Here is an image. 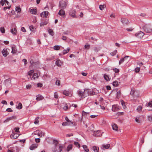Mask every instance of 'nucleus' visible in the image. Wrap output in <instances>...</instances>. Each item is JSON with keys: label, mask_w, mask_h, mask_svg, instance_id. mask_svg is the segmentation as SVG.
Here are the masks:
<instances>
[{"label": "nucleus", "mask_w": 152, "mask_h": 152, "mask_svg": "<svg viewBox=\"0 0 152 152\" xmlns=\"http://www.w3.org/2000/svg\"><path fill=\"white\" fill-rule=\"evenodd\" d=\"M87 92V91L86 90L83 91L79 90L77 91V94L81 98L83 99L88 96Z\"/></svg>", "instance_id": "nucleus-1"}, {"label": "nucleus", "mask_w": 152, "mask_h": 152, "mask_svg": "<svg viewBox=\"0 0 152 152\" xmlns=\"http://www.w3.org/2000/svg\"><path fill=\"white\" fill-rule=\"evenodd\" d=\"M144 31L147 33H151L152 32V28L148 25H145L143 27Z\"/></svg>", "instance_id": "nucleus-2"}, {"label": "nucleus", "mask_w": 152, "mask_h": 152, "mask_svg": "<svg viewBox=\"0 0 152 152\" xmlns=\"http://www.w3.org/2000/svg\"><path fill=\"white\" fill-rule=\"evenodd\" d=\"M4 84L7 87L11 86V80L9 78L6 79L4 82Z\"/></svg>", "instance_id": "nucleus-3"}, {"label": "nucleus", "mask_w": 152, "mask_h": 152, "mask_svg": "<svg viewBox=\"0 0 152 152\" xmlns=\"http://www.w3.org/2000/svg\"><path fill=\"white\" fill-rule=\"evenodd\" d=\"M34 134H35L37 135L40 137L44 136L45 135V133L44 132L39 130H37L35 131Z\"/></svg>", "instance_id": "nucleus-4"}, {"label": "nucleus", "mask_w": 152, "mask_h": 152, "mask_svg": "<svg viewBox=\"0 0 152 152\" xmlns=\"http://www.w3.org/2000/svg\"><path fill=\"white\" fill-rule=\"evenodd\" d=\"M59 6L61 8L64 9L66 6V2L64 1H61L59 2Z\"/></svg>", "instance_id": "nucleus-5"}, {"label": "nucleus", "mask_w": 152, "mask_h": 152, "mask_svg": "<svg viewBox=\"0 0 152 152\" xmlns=\"http://www.w3.org/2000/svg\"><path fill=\"white\" fill-rule=\"evenodd\" d=\"M76 11L74 9L71 10L69 12V15L70 16L72 17L73 18H76V17L75 15Z\"/></svg>", "instance_id": "nucleus-6"}, {"label": "nucleus", "mask_w": 152, "mask_h": 152, "mask_svg": "<svg viewBox=\"0 0 152 152\" xmlns=\"http://www.w3.org/2000/svg\"><path fill=\"white\" fill-rule=\"evenodd\" d=\"M110 146V144H107L106 145H102L101 146L100 148L104 150L105 149H107L109 148Z\"/></svg>", "instance_id": "nucleus-7"}, {"label": "nucleus", "mask_w": 152, "mask_h": 152, "mask_svg": "<svg viewBox=\"0 0 152 152\" xmlns=\"http://www.w3.org/2000/svg\"><path fill=\"white\" fill-rule=\"evenodd\" d=\"M49 14V13L47 11H45L42 12L40 15L41 17H42L47 18V16Z\"/></svg>", "instance_id": "nucleus-8"}, {"label": "nucleus", "mask_w": 152, "mask_h": 152, "mask_svg": "<svg viewBox=\"0 0 152 152\" xmlns=\"http://www.w3.org/2000/svg\"><path fill=\"white\" fill-rule=\"evenodd\" d=\"M119 109V107L117 105H113L112 107V110L114 112H116Z\"/></svg>", "instance_id": "nucleus-9"}, {"label": "nucleus", "mask_w": 152, "mask_h": 152, "mask_svg": "<svg viewBox=\"0 0 152 152\" xmlns=\"http://www.w3.org/2000/svg\"><path fill=\"white\" fill-rule=\"evenodd\" d=\"M16 118V117L15 116H13L12 117H8L4 121V122H7L10 120L15 119Z\"/></svg>", "instance_id": "nucleus-10"}, {"label": "nucleus", "mask_w": 152, "mask_h": 152, "mask_svg": "<svg viewBox=\"0 0 152 152\" xmlns=\"http://www.w3.org/2000/svg\"><path fill=\"white\" fill-rule=\"evenodd\" d=\"M2 53L4 57H6L9 54V53L7 50L6 48H4L2 51Z\"/></svg>", "instance_id": "nucleus-11"}, {"label": "nucleus", "mask_w": 152, "mask_h": 152, "mask_svg": "<svg viewBox=\"0 0 152 152\" xmlns=\"http://www.w3.org/2000/svg\"><path fill=\"white\" fill-rule=\"evenodd\" d=\"M144 35V33L142 31H140L138 33H137L135 34V35L138 37H143Z\"/></svg>", "instance_id": "nucleus-12"}, {"label": "nucleus", "mask_w": 152, "mask_h": 152, "mask_svg": "<svg viewBox=\"0 0 152 152\" xmlns=\"http://www.w3.org/2000/svg\"><path fill=\"white\" fill-rule=\"evenodd\" d=\"M86 90L88 91V96L89 95L92 96L95 94V93L92 90L88 89H86Z\"/></svg>", "instance_id": "nucleus-13"}, {"label": "nucleus", "mask_w": 152, "mask_h": 152, "mask_svg": "<svg viewBox=\"0 0 152 152\" xmlns=\"http://www.w3.org/2000/svg\"><path fill=\"white\" fill-rule=\"evenodd\" d=\"M121 21L122 23L124 24H127L129 21L128 19L124 18H121Z\"/></svg>", "instance_id": "nucleus-14"}, {"label": "nucleus", "mask_w": 152, "mask_h": 152, "mask_svg": "<svg viewBox=\"0 0 152 152\" xmlns=\"http://www.w3.org/2000/svg\"><path fill=\"white\" fill-rule=\"evenodd\" d=\"M38 146V144H34L32 145L30 147V149L31 150H32L37 148Z\"/></svg>", "instance_id": "nucleus-15"}, {"label": "nucleus", "mask_w": 152, "mask_h": 152, "mask_svg": "<svg viewBox=\"0 0 152 152\" xmlns=\"http://www.w3.org/2000/svg\"><path fill=\"white\" fill-rule=\"evenodd\" d=\"M19 134L17 133H14L13 134H12L11 136V137L13 139H16L19 136Z\"/></svg>", "instance_id": "nucleus-16"}, {"label": "nucleus", "mask_w": 152, "mask_h": 152, "mask_svg": "<svg viewBox=\"0 0 152 152\" xmlns=\"http://www.w3.org/2000/svg\"><path fill=\"white\" fill-rule=\"evenodd\" d=\"M10 31L13 34H16L17 33L16 26H15V27L13 28H12Z\"/></svg>", "instance_id": "nucleus-17"}, {"label": "nucleus", "mask_w": 152, "mask_h": 152, "mask_svg": "<svg viewBox=\"0 0 152 152\" xmlns=\"http://www.w3.org/2000/svg\"><path fill=\"white\" fill-rule=\"evenodd\" d=\"M9 2L6 0H1L0 1V4L2 6H3L4 4H7V5L8 4Z\"/></svg>", "instance_id": "nucleus-18"}, {"label": "nucleus", "mask_w": 152, "mask_h": 152, "mask_svg": "<svg viewBox=\"0 0 152 152\" xmlns=\"http://www.w3.org/2000/svg\"><path fill=\"white\" fill-rule=\"evenodd\" d=\"M58 14L62 16H63L65 15V12L62 9H61L59 12Z\"/></svg>", "instance_id": "nucleus-19"}, {"label": "nucleus", "mask_w": 152, "mask_h": 152, "mask_svg": "<svg viewBox=\"0 0 152 152\" xmlns=\"http://www.w3.org/2000/svg\"><path fill=\"white\" fill-rule=\"evenodd\" d=\"M129 57L128 56H127L124 57V58H122L119 62V65L123 63L125 60H126V58Z\"/></svg>", "instance_id": "nucleus-20"}, {"label": "nucleus", "mask_w": 152, "mask_h": 152, "mask_svg": "<svg viewBox=\"0 0 152 152\" xmlns=\"http://www.w3.org/2000/svg\"><path fill=\"white\" fill-rule=\"evenodd\" d=\"M43 96L40 95H38L37 96L36 100L38 101L40 100L43 99Z\"/></svg>", "instance_id": "nucleus-21"}, {"label": "nucleus", "mask_w": 152, "mask_h": 152, "mask_svg": "<svg viewBox=\"0 0 152 152\" xmlns=\"http://www.w3.org/2000/svg\"><path fill=\"white\" fill-rule=\"evenodd\" d=\"M56 64L58 66H60L61 65L62 63L60 60L58 59L56 61Z\"/></svg>", "instance_id": "nucleus-22"}, {"label": "nucleus", "mask_w": 152, "mask_h": 152, "mask_svg": "<svg viewBox=\"0 0 152 152\" xmlns=\"http://www.w3.org/2000/svg\"><path fill=\"white\" fill-rule=\"evenodd\" d=\"M48 23V20H47L43 21L40 23V26H42L46 25Z\"/></svg>", "instance_id": "nucleus-23"}, {"label": "nucleus", "mask_w": 152, "mask_h": 152, "mask_svg": "<svg viewBox=\"0 0 152 152\" xmlns=\"http://www.w3.org/2000/svg\"><path fill=\"white\" fill-rule=\"evenodd\" d=\"M72 125H73V124H72L71 123L67 121L63 122L62 123V125L63 126H66Z\"/></svg>", "instance_id": "nucleus-24"}, {"label": "nucleus", "mask_w": 152, "mask_h": 152, "mask_svg": "<svg viewBox=\"0 0 152 152\" xmlns=\"http://www.w3.org/2000/svg\"><path fill=\"white\" fill-rule=\"evenodd\" d=\"M30 11L31 13L33 14H36L37 13V10L36 9H30Z\"/></svg>", "instance_id": "nucleus-25"}, {"label": "nucleus", "mask_w": 152, "mask_h": 152, "mask_svg": "<svg viewBox=\"0 0 152 152\" xmlns=\"http://www.w3.org/2000/svg\"><path fill=\"white\" fill-rule=\"evenodd\" d=\"M135 120L136 122L138 123H140L141 122V117H136L135 118Z\"/></svg>", "instance_id": "nucleus-26"}, {"label": "nucleus", "mask_w": 152, "mask_h": 152, "mask_svg": "<svg viewBox=\"0 0 152 152\" xmlns=\"http://www.w3.org/2000/svg\"><path fill=\"white\" fill-rule=\"evenodd\" d=\"M65 120L66 121L71 123L72 124H73V125H74V126L76 125V123H75L73 122L72 121H71L69 120V119L67 117H66L65 118Z\"/></svg>", "instance_id": "nucleus-27"}, {"label": "nucleus", "mask_w": 152, "mask_h": 152, "mask_svg": "<svg viewBox=\"0 0 152 152\" xmlns=\"http://www.w3.org/2000/svg\"><path fill=\"white\" fill-rule=\"evenodd\" d=\"M92 150L95 152H98L99 149V148L96 146H94L92 147Z\"/></svg>", "instance_id": "nucleus-28"}, {"label": "nucleus", "mask_w": 152, "mask_h": 152, "mask_svg": "<svg viewBox=\"0 0 152 152\" xmlns=\"http://www.w3.org/2000/svg\"><path fill=\"white\" fill-rule=\"evenodd\" d=\"M12 52L13 54L16 53L17 52V50L16 48L15 47H12Z\"/></svg>", "instance_id": "nucleus-29"}, {"label": "nucleus", "mask_w": 152, "mask_h": 152, "mask_svg": "<svg viewBox=\"0 0 152 152\" xmlns=\"http://www.w3.org/2000/svg\"><path fill=\"white\" fill-rule=\"evenodd\" d=\"M70 50L69 48H68L66 49H64L63 51V54H65L68 53Z\"/></svg>", "instance_id": "nucleus-30"}, {"label": "nucleus", "mask_w": 152, "mask_h": 152, "mask_svg": "<svg viewBox=\"0 0 152 152\" xmlns=\"http://www.w3.org/2000/svg\"><path fill=\"white\" fill-rule=\"evenodd\" d=\"M104 77L105 80L107 81H109L110 80L109 76L106 74H104Z\"/></svg>", "instance_id": "nucleus-31"}, {"label": "nucleus", "mask_w": 152, "mask_h": 152, "mask_svg": "<svg viewBox=\"0 0 152 152\" xmlns=\"http://www.w3.org/2000/svg\"><path fill=\"white\" fill-rule=\"evenodd\" d=\"M112 127L113 130H115V131H117L118 127L117 125L116 124H113Z\"/></svg>", "instance_id": "nucleus-32"}, {"label": "nucleus", "mask_w": 152, "mask_h": 152, "mask_svg": "<svg viewBox=\"0 0 152 152\" xmlns=\"http://www.w3.org/2000/svg\"><path fill=\"white\" fill-rule=\"evenodd\" d=\"M53 143L54 146L56 147H58V145L60 144H58V142L57 140H53Z\"/></svg>", "instance_id": "nucleus-33"}, {"label": "nucleus", "mask_w": 152, "mask_h": 152, "mask_svg": "<svg viewBox=\"0 0 152 152\" xmlns=\"http://www.w3.org/2000/svg\"><path fill=\"white\" fill-rule=\"evenodd\" d=\"M83 148L85 150V151L86 152H88L89 151V149L87 147V146L85 145H84L83 146Z\"/></svg>", "instance_id": "nucleus-34"}, {"label": "nucleus", "mask_w": 152, "mask_h": 152, "mask_svg": "<svg viewBox=\"0 0 152 152\" xmlns=\"http://www.w3.org/2000/svg\"><path fill=\"white\" fill-rule=\"evenodd\" d=\"M63 94L64 95L66 96H68L69 95V91L65 90L63 91Z\"/></svg>", "instance_id": "nucleus-35"}, {"label": "nucleus", "mask_w": 152, "mask_h": 152, "mask_svg": "<svg viewBox=\"0 0 152 152\" xmlns=\"http://www.w3.org/2000/svg\"><path fill=\"white\" fill-rule=\"evenodd\" d=\"M73 145L71 144L69 145L67 147V151H69L70 150H71L72 148Z\"/></svg>", "instance_id": "nucleus-36"}, {"label": "nucleus", "mask_w": 152, "mask_h": 152, "mask_svg": "<svg viewBox=\"0 0 152 152\" xmlns=\"http://www.w3.org/2000/svg\"><path fill=\"white\" fill-rule=\"evenodd\" d=\"M0 31L2 33L4 34L5 33V30L4 27H2L0 28Z\"/></svg>", "instance_id": "nucleus-37"}, {"label": "nucleus", "mask_w": 152, "mask_h": 152, "mask_svg": "<svg viewBox=\"0 0 152 152\" xmlns=\"http://www.w3.org/2000/svg\"><path fill=\"white\" fill-rule=\"evenodd\" d=\"M61 47V46L59 45H55L54 47V49L56 50H59L60 48Z\"/></svg>", "instance_id": "nucleus-38"}, {"label": "nucleus", "mask_w": 152, "mask_h": 152, "mask_svg": "<svg viewBox=\"0 0 152 152\" xmlns=\"http://www.w3.org/2000/svg\"><path fill=\"white\" fill-rule=\"evenodd\" d=\"M38 74L37 73H34L33 75L32 78L34 80L36 78H38Z\"/></svg>", "instance_id": "nucleus-39"}, {"label": "nucleus", "mask_w": 152, "mask_h": 152, "mask_svg": "<svg viewBox=\"0 0 152 152\" xmlns=\"http://www.w3.org/2000/svg\"><path fill=\"white\" fill-rule=\"evenodd\" d=\"M39 117H37L35 118V121L34 122V123L35 124H39Z\"/></svg>", "instance_id": "nucleus-40"}, {"label": "nucleus", "mask_w": 152, "mask_h": 152, "mask_svg": "<svg viewBox=\"0 0 152 152\" xmlns=\"http://www.w3.org/2000/svg\"><path fill=\"white\" fill-rule=\"evenodd\" d=\"M106 6L105 4L100 5L99 6V8L101 10H102Z\"/></svg>", "instance_id": "nucleus-41"}, {"label": "nucleus", "mask_w": 152, "mask_h": 152, "mask_svg": "<svg viewBox=\"0 0 152 152\" xmlns=\"http://www.w3.org/2000/svg\"><path fill=\"white\" fill-rule=\"evenodd\" d=\"M34 72V71L33 70L29 71L28 72V75H29V76H31L33 73Z\"/></svg>", "instance_id": "nucleus-42"}, {"label": "nucleus", "mask_w": 152, "mask_h": 152, "mask_svg": "<svg viewBox=\"0 0 152 152\" xmlns=\"http://www.w3.org/2000/svg\"><path fill=\"white\" fill-rule=\"evenodd\" d=\"M101 49L100 47H95L94 48V50L95 52H97Z\"/></svg>", "instance_id": "nucleus-43"}, {"label": "nucleus", "mask_w": 152, "mask_h": 152, "mask_svg": "<svg viewBox=\"0 0 152 152\" xmlns=\"http://www.w3.org/2000/svg\"><path fill=\"white\" fill-rule=\"evenodd\" d=\"M99 131H95L94 132V136H96V137H98L100 136V135H97V134L99 133Z\"/></svg>", "instance_id": "nucleus-44"}, {"label": "nucleus", "mask_w": 152, "mask_h": 152, "mask_svg": "<svg viewBox=\"0 0 152 152\" xmlns=\"http://www.w3.org/2000/svg\"><path fill=\"white\" fill-rule=\"evenodd\" d=\"M22 108V104L21 103H19L18 104V106L17 107V108L19 109H20Z\"/></svg>", "instance_id": "nucleus-45"}, {"label": "nucleus", "mask_w": 152, "mask_h": 152, "mask_svg": "<svg viewBox=\"0 0 152 152\" xmlns=\"http://www.w3.org/2000/svg\"><path fill=\"white\" fill-rule=\"evenodd\" d=\"M48 32L50 34L53 36L54 34L53 32V31L51 29H49L48 30Z\"/></svg>", "instance_id": "nucleus-46"}, {"label": "nucleus", "mask_w": 152, "mask_h": 152, "mask_svg": "<svg viewBox=\"0 0 152 152\" xmlns=\"http://www.w3.org/2000/svg\"><path fill=\"white\" fill-rule=\"evenodd\" d=\"M121 102L122 106L123 107V108H125L126 107V106H125L124 102L123 100H121Z\"/></svg>", "instance_id": "nucleus-47"}, {"label": "nucleus", "mask_w": 152, "mask_h": 152, "mask_svg": "<svg viewBox=\"0 0 152 152\" xmlns=\"http://www.w3.org/2000/svg\"><path fill=\"white\" fill-rule=\"evenodd\" d=\"M117 52V50H114L113 52L110 53V54L112 56H114L116 55Z\"/></svg>", "instance_id": "nucleus-48"}, {"label": "nucleus", "mask_w": 152, "mask_h": 152, "mask_svg": "<svg viewBox=\"0 0 152 152\" xmlns=\"http://www.w3.org/2000/svg\"><path fill=\"white\" fill-rule=\"evenodd\" d=\"M74 143L75 145L77 147H78L79 148H80V144L78 142H75Z\"/></svg>", "instance_id": "nucleus-49"}, {"label": "nucleus", "mask_w": 152, "mask_h": 152, "mask_svg": "<svg viewBox=\"0 0 152 152\" xmlns=\"http://www.w3.org/2000/svg\"><path fill=\"white\" fill-rule=\"evenodd\" d=\"M113 85L114 86H117L118 85V82L117 81H115L113 83Z\"/></svg>", "instance_id": "nucleus-50"}, {"label": "nucleus", "mask_w": 152, "mask_h": 152, "mask_svg": "<svg viewBox=\"0 0 152 152\" xmlns=\"http://www.w3.org/2000/svg\"><path fill=\"white\" fill-rule=\"evenodd\" d=\"M135 92V90L134 88H132L131 89L130 94L132 95H133L134 93Z\"/></svg>", "instance_id": "nucleus-51"}, {"label": "nucleus", "mask_w": 152, "mask_h": 152, "mask_svg": "<svg viewBox=\"0 0 152 152\" xmlns=\"http://www.w3.org/2000/svg\"><path fill=\"white\" fill-rule=\"evenodd\" d=\"M138 112L141 111L142 110V107L141 106H138L137 109Z\"/></svg>", "instance_id": "nucleus-52"}, {"label": "nucleus", "mask_w": 152, "mask_h": 152, "mask_svg": "<svg viewBox=\"0 0 152 152\" xmlns=\"http://www.w3.org/2000/svg\"><path fill=\"white\" fill-rule=\"evenodd\" d=\"M16 11H17L18 12H20L21 11V9L20 7H17L15 9Z\"/></svg>", "instance_id": "nucleus-53"}, {"label": "nucleus", "mask_w": 152, "mask_h": 152, "mask_svg": "<svg viewBox=\"0 0 152 152\" xmlns=\"http://www.w3.org/2000/svg\"><path fill=\"white\" fill-rule=\"evenodd\" d=\"M56 146H54V147L52 148V149L53 152H56L57 151Z\"/></svg>", "instance_id": "nucleus-54"}, {"label": "nucleus", "mask_w": 152, "mask_h": 152, "mask_svg": "<svg viewBox=\"0 0 152 152\" xmlns=\"http://www.w3.org/2000/svg\"><path fill=\"white\" fill-rule=\"evenodd\" d=\"M15 132L18 133L20 132H19V128L18 127H15Z\"/></svg>", "instance_id": "nucleus-55"}, {"label": "nucleus", "mask_w": 152, "mask_h": 152, "mask_svg": "<svg viewBox=\"0 0 152 152\" xmlns=\"http://www.w3.org/2000/svg\"><path fill=\"white\" fill-rule=\"evenodd\" d=\"M58 95L57 93L56 92L54 93V97L56 99H58Z\"/></svg>", "instance_id": "nucleus-56"}, {"label": "nucleus", "mask_w": 152, "mask_h": 152, "mask_svg": "<svg viewBox=\"0 0 152 152\" xmlns=\"http://www.w3.org/2000/svg\"><path fill=\"white\" fill-rule=\"evenodd\" d=\"M121 95V91H119L117 92V96L118 97H119Z\"/></svg>", "instance_id": "nucleus-57"}, {"label": "nucleus", "mask_w": 152, "mask_h": 152, "mask_svg": "<svg viewBox=\"0 0 152 152\" xmlns=\"http://www.w3.org/2000/svg\"><path fill=\"white\" fill-rule=\"evenodd\" d=\"M56 85L59 86L60 85V81L59 80H57L56 82Z\"/></svg>", "instance_id": "nucleus-58"}, {"label": "nucleus", "mask_w": 152, "mask_h": 152, "mask_svg": "<svg viewBox=\"0 0 152 152\" xmlns=\"http://www.w3.org/2000/svg\"><path fill=\"white\" fill-rule=\"evenodd\" d=\"M37 85L38 87L41 88L42 86V84L40 83H38Z\"/></svg>", "instance_id": "nucleus-59"}, {"label": "nucleus", "mask_w": 152, "mask_h": 152, "mask_svg": "<svg viewBox=\"0 0 152 152\" xmlns=\"http://www.w3.org/2000/svg\"><path fill=\"white\" fill-rule=\"evenodd\" d=\"M32 86L31 85L28 84L26 86V88L27 89H30L31 88Z\"/></svg>", "instance_id": "nucleus-60"}, {"label": "nucleus", "mask_w": 152, "mask_h": 152, "mask_svg": "<svg viewBox=\"0 0 152 152\" xmlns=\"http://www.w3.org/2000/svg\"><path fill=\"white\" fill-rule=\"evenodd\" d=\"M113 70L116 73L118 72L119 70V69H118L116 68L113 69Z\"/></svg>", "instance_id": "nucleus-61"}, {"label": "nucleus", "mask_w": 152, "mask_h": 152, "mask_svg": "<svg viewBox=\"0 0 152 152\" xmlns=\"http://www.w3.org/2000/svg\"><path fill=\"white\" fill-rule=\"evenodd\" d=\"M140 68H136L135 69V72H138L140 71Z\"/></svg>", "instance_id": "nucleus-62"}, {"label": "nucleus", "mask_w": 152, "mask_h": 152, "mask_svg": "<svg viewBox=\"0 0 152 152\" xmlns=\"http://www.w3.org/2000/svg\"><path fill=\"white\" fill-rule=\"evenodd\" d=\"M148 106H149L150 107H152V101L149 102L148 104Z\"/></svg>", "instance_id": "nucleus-63"}, {"label": "nucleus", "mask_w": 152, "mask_h": 152, "mask_svg": "<svg viewBox=\"0 0 152 152\" xmlns=\"http://www.w3.org/2000/svg\"><path fill=\"white\" fill-rule=\"evenodd\" d=\"M148 118L149 121L152 122V116H148Z\"/></svg>", "instance_id": "nucleus-64"}]
</instances>
